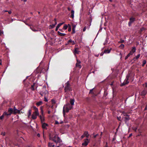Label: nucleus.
<instances>
[{
    "label": "nucleus",
    "mask_w": 147,
    "mask_h": 147,
    "mask_svg": "<svg viewBox=\"0 0 147 147\" xmlns=\"http://www.w3.org/2000/svg\"><path fill=\"white\" fill-rule=\"evenodd\" d=\"M76 60H77L76 63H79V64L81 63V61L80 60L77 59Z\"/></svg>",
    "instance_id": "nucleus-42"
},
{
    "label": "nucleus",
    "mask_w": 147,
    "mask_h": 147,
    "mask_svg": "<svg viewBox=\"0 0 147 147\" xmlns=\"http://www.w3.org/2000/svg\"><path fill=\"white\" fill-rule=\"evenodd\" d=\"M34 84L33 85H31V89L33 91H34L35 90V89L34 88Z\"/></svg>",
    "instance_id": "nucleus-33"
},
{
    "label": "nucleus",
    "mask_w": 147,
    "mask_h": 147,
    "mask_svg": "<svg viewBox=\"0 0 147 147\" xmlns=\"http://www.w3.org/2000/svg\"><path fill=\"white\" fill-rule=\"evenodd\" d=\"M104 52H102L100 54V56H102L104 54Z\"/></svg>",
    "instance_id": "nucleus-53"
},
{
    "label": "nucleus",
    "mask_w": 147,
    "mask_h": 147,
    "mask_svg": "<svg viewBox=\"0 0 147 147\" xmlns=\"http://www.w3.org/2000/svg\"><path fill=\"white\" fill-rule=\"evenodd\" d=\"M64 90V92L66 93L72 90V88L71 87L69 81H67L65 84Z\"/></svg>",
    "instance_id": "nucleus-1"
},
{
    "label": "nucleus",
    "mask_w": 147,
    "mask_h": 147,
    "mask_svg": "<svg viewBox=\"0 0 147 147\" xmlns=\"http://www.w3.org/2000/svg\"><path fill=\"white\" fill-rule=\"evenodd\" d=\"M125 40H123L121 39L120 40V41L119 42V43H123L124 42Z\"/></svg>",
    "instance_id": "nucleus-40"
},
{
    "label": "nucleus",
    "mask_w": 147,
    "mask_h": 147,
    "mask_svg": "<svg viewBox=\"0 0 147 147\" xmlns=\"http://www.w3.org/2000/svg\"><path fill=\"white\" fill-rule=\"evenodd\" d=\"M136 51V48L135 47H133L132 48L131 50L130 51L129 53H131L132 54V55H133L134 53Z\"/></svg>",
    "instance_id": "nucleus-14"
},
{
    "label": "nucleus",
    "mask_w": 147,
    "mask_h": 147,
    "mask_svg": "<svg viewBox=\"0 0 147 147\" xmlns=\"http://www.w3.org/2000/svg\"><path fill=\"white\" fill-rule=\"evenodd\" d=\"M51 111H48V113L49 114H50L51 113Z\"/></svg>",
    "instance_id": "nucleus-56"
},
{
    "label": "nucleus",
    "mask_w": 147,
    "mask_h": 147,
    "mask_svg": "<svg viewBox=\"0 0 147 147\" xmlns=\"http://www.w3.org/2000/svg\"><path fill=\"white\" fill-rule=\"evenodd\" d=\"M147 93V90L146 89H144L141 93H140V94L142 96H145Z\"/></svg>",
    "instance_id": "nucleus-10"
},
{
    "label": "nucleus",
    "mask_w": 147,
    "mask_h": 147,
    "mask_svg": "<svg viewBox=\"0 0 147 147\" xmlns=\"http://www.w3.org/2000/svg\"><path fill=\"white\" fill-rule=\"evenodd\" d=\"M58 34L60 36H64L66 34L64 33H63L60 32L59 31H58L57 32Z\"/></svg>",
    "instance_id": "nucleus-27"
},
{
    "label": "nucleus",
    "mask_w": 147,
    "mask_h": 147,
    "mask_svg": "<svg viewBox=\"0 0 147 147\" xmlns=\"http://www.w3.org/2000/svg\"><path fill=\"white\" fill-rule=\"evenodd\" d=\"M94 89V88L90 90L89 94H92L93 95V96L94 97L96 96V95L94 94V92H93V90Z\"/></svg>",
    "instance_id": "nucleus-17"
},
{
    "label": "nucleus",
    "mask_w": 147,
    "mask_h": 147,
    "mask_svg": "<svg viewBox=\"0 0 147 147\" xmlns=\"http://www.w3.org/2000/svg\"><path fill=\"white\" fill-rule=\"evenodd\" d=\"M42 123V128L45 129H47V128L46 127L48 126V125L45 123Z\"/></svg>",
    "instance_id": "nucleus-18"
},
{
    "label": "nucleus",
    "mask_w": 147,
    "mask_h": 147,
    "mask_svg": "<svg viewBox=\"0 0 147 147\" xmlns=\"http://www.w3.org/2000/svg\"><path fill=\"white\" fill-rule=\"evenodd\" d=\"M63 23H60L58 24L55 29V31H57L58 30V29L59 27L61 26L63 24Z\"/></svg>",
    "instance_id": "nucleus-19"
},
{
    "label": "nucleus",
    "mask_w": 147,
    "mask_h": 147,
    "mask_svg": "<svg viewBox=\"0 0 147 147\" xmlns=\"http://www.w3.org/2000/svg\"><path fill=\"white\" fill-rule=\"evenodd\" d=\"M125 123H126L127 121H128L130 119V118L129 117H125Z\"/></svg>",
    "instance_id": "nucleus-32"
},
{
    "label": "nucleus",
    "mask_w": 147,
    "mask_h": 147,
    "mask_svg": "<svg viewBox=\"0 0 147 147\" xmlns=\"http://www.w3.org/2000/svg\"><path fill=\"white\" fill-rule=\"evenodd\" d=\"M75 26H73V27L72 28V34H74L75 33Z\"/></svg>",
    "instance_id": "nucleus-37"
},
{
    "label": "nucleus",
    "mask_w": 147,
    "mask_h": 147,
    "mask_svg": "<svg viewBox=\"0 0 147 147\" xmlns=\"http://www.w3.org/2000/svg\"><path fill=\"white\" fill-rule=\"evenodd\" d=\"M76 67H78L80 69L82 67L80 64H79L78 63H76Z\"/></svg>",
    "instance_id": "nucleus-29"
},
{
    "label": "nucleus",
    "mask_w": 147,
    "mask_h": 147,
    "mask_svg": "<svg viewBox=\"0 0 147 147\" xmlns=\"http://www.w3.org/2000/svg\"><path fill=\"white\" fill-rule=\"evenodd\" d=\"M69 110L68 109L67 107L65 106L64 105L63 107V115H65V112H68Z\"/></svg>",
    "instance_id": "nucleus-9"
},
{
    "label": "nucleus",
    "mask_w": 147,
    "mask_h": 147,
    "mask_svg": "<svg viewBox=\"0 0 147 147\" xmlns=\"http://www.w3.org/2000/svg\"><path fill=\"white\" fill-rule=\"evenodd\" d=\"M7 11L6 10H3V12H7Z\"/></svg>",
    "instance_id": "nucleus-55"
},
{
    "label": "nucleus",
    "mask_w": 147,
    "mask_h": 147,
    "mask_svg": "<svg viewBox=\"0 0 147 147\" xmlns=\"http://www.w3.org/2000/svg\"><path fill=\"white\" fill-rule=\"evenodd\" d=\"M68 26H69L68 27V31L69 32H70L71 30V26L69 24H68Z\"/></svg>",
    "instance_id": "nucleus-35"
},
{
    "label": "nucleus",
    "mask_w": 147,
    "mask_h": 147,
    "mask_svg": "<svg viewBox=\"0 0 147 147\" xmlns=\"http://www.w3.org/2000/svg\"><path fill=\"white\" fill-rule=\"evenodd\" d=\"M57 136L56 135H55L54 136H53L51 134H50L49 136V139L50 140L53 141L54 142H56V139Z\"/></svg>",
    "instance_id": "nucleus-6"
},
{
    "label": "nucleus",
    "mask_w": 147,
    "mask_h": 147,
    "mask_svg": "<svg viewBox=\"0 0 147 147\" xmlns=\"http://www.w3.org/2000/svg\"><path fill=\"white\" fill-rule=\"evenodd\" d=\"M37 115L35 114L34 113H33L32 115V118L33 119H35L37 117Z\"/></svg>",
    "instance_id": "nucleus-26"
},
{
    "label": "nucleus",
    "mask_w": 147,
    "mask_h": 147,
    "mask_svg": "<svg viewBox=\"0 0 147 147\" xmlns=\"http://www.w3.org/2000/svg\"><path fill=\"white\" fill-rule=\"evenodd\" d=\"M65 105L67 107L69 110L71 109L73 107V106L72 105H70L69 103H68L66 105Z\"/></svg>",
    "instance_id": "nucleus-15"
},
{
    "label": "nucleus",
    "mask_w": 147,
    "mask_h": 147,
    "mask_svg": "<svg viewBox=\"0 0 147 147\" xmlns=\"http://www.w3.org/2000/svg\"><path fill=\"white\" fill-rule=\"evenodd\" d=\"M3 34V31L1 30H0V36H1Z\"/></svg>",
    "instance_id": "nucleus-47"
},
{
    "label": "nucleus",
    "mask_w": 147,
    "mask_h": 147,
    "mask_svg": "<svg viewBox=\"0 0 147 147\" xmlns=\"http://www.w3.org/2000/svg\"><path fill=\"white\" fill-rule=\"evenodd\" d=\"M55 26L53 24L52 25H50V28H54Z\"/></svg>",
    "instance_id": "nucleus-41"
},
{
    "label": "nucleus",
    "mask_w": 147,
    "mask_h": 147,
    "mask_svg": "<svg viewBox=\"0 0 147 147\" xmlns=\"http://www.w3.org/2000/svg\"><path fill=\"white\" fill-rule=\"evenodd\" d=\"M112 49L111 48L110 49H105L104 51V53H109Z\"/></svg>",
    "instance_id": "nucleus-21"
},
{
    "label": "nucleus",
    "mask_w": 147,
    "mask_h": 147,
    "mask_svg": "<svg viewBox=\"0 0 147 147\" xmlns=\"http://www.w3.org/2000/svg\"><path fill=\"white\" fill-rule=\"evenodd\" d=\"M131 55H132V54L131 53H129L125 57V59H127Z\"/></svg>",
    "instance_id": "nucleus-30"
},
{
    "label": "nucleus",
    "mask_w": 147,
    "mask_h": 147,
    "mask_svg": "<svg viewBox=\"0 0 147 147\" xmlns=\"http://www.w3.org/2000/svg\"><path fill=\"white\" fill-rule=\"evenodd\" d=\"M74 99H70V102L71 104V105L73 106V105H74Z\"/></svg>",
    "instance_id": "nucleus-22"
},
{
    "label": "nucleus",
    "mask_w": 147,
    "mask_h": 147,
    "mask_svg": "<svg viewBox=\"0 0 147 147\" xmlns=\"http://www.w3.org/2000/svg\"><path fill=\"white\" fill-rule=\"evenodd\" d=\"M124 47V45L123 44H121L120 46H119V47L122 49H123Z\"/></svg>",
    "instance_id": "nucleus-31"
},
{
    "label": "nucleus",
    "mask_w": 147,
    "mask_h": 147,
    "mask_svg": "<svg viewBox=\"0 0 147 147\" xmlns=\"http://www.w3.org/2000/svg\"><path fill=\"white\" fill-rule=\"evenodd\" d=\"M86 26L83 29V31H84V32L86 30Z\"/></svg>",
    "instance_id": "nucleus-49"
},
{
    "label": "nucleus",
    "mask_w": 147,
    "mask_h": 147,
    "mask_svg": "<svg viewBox=\"0 0 147 147\" xmlns=\"http://www.w3.org/2000/svg\"><path fill=\"white\" fill-rule=\"evenodd\" d=\"M49 147H51L52 146V144L49 143L48 144Z\"/></svg>",
    "instance_id": "nucleus-50"
},
{
    "label": "nucleus",
    "mask_w": 147,
    "mask_h": 147,
    "mask_svg": "<svg viewBox=\"0 0 147 147\" xmlns=\"http://www.w3.org/2000/svg\"><path fill=\"white\" fill-rule=\"evenodd\" d=\"M11 115L10 113H8V112H4L3 115L0 117V119L2 120L4 116H6L7 118H8V116H10Z\"/></svg>",
    "instance_id": "nucleus-5"
},
{
    "label": "nucleus",
    "mask_w": 147,
    "mask_h": 147,
    "mask_svg": "<svg viewBox=\"0 0 147 147\" xmlns=\"http://www.w3.org/2000/svg\"><path fill=\"white\" fill-rule=\"evenodd\" d=\"M67 28L68 26L66 24H65L63 27V29L64 30H66L67 29Z\"/></svg>",
    "instance_id": "nucleus-39"
},
{
    "label": "nucleus",
    "mask_w": 147,
    "mask_h": 147,
    "mask_svg": "<svg viewBox=\"0 0 147 147\" xmlns=\"http://www.w3.org/2000/svg\"><path fill=\"white\" fill-rule=\"evenodd\" d=\"M67 9L68 10V11H70V8H69V7H68L67 8Z\"/></svg>",
    "instance_id": "nucleus-60"
},
{
    "label": "nucleus",
    "mask_w": 147,
    "mask_h": 147,
    "mask_svg": "<svg viewBox=\"0 0 147 147\" xmlns=\"http://www.w3.org/2000/svg\"><path fill=\"white\" fill-rule=\"evenodd\" d=\"M146 63V60H144L143 61V63L142 65V67H144V65Z\"/></svg>",
    "instance_id": "nucleus-34"
},
{
    "label": "nucleus",
    "mask_w": 147,
    "mask_h": 147,
    "mask_svg": "<svg viewBox=\"0 0 147 147\" xmlns=\"http://www.w3.org/2000/svg\"><path fill=\"white\" fill-rule=\"evenodd\" d=\"M55 145H52V147H55Z\"/></svg>",
    "instance_id": "nucleus-63"
},
{
    "label": "nucleus",
    "mask_w": 147,
    "mask_h": 147,
    "mask_svg": "<svg viewBox=\"0 0 147 147\" xmlns=\"http://www.w3.org/2000/svg\"><path fill=\"white\" fill-rule=\"evenodd\" d=\"M129 76L127 75L126 77V79H127V80H125L124 82L122 84V86H123L125 85L128 84L129 82L128 81V80L129 79Z\"/></svg>",
    "instance_id": "nucleus-8"
},
{
    "label": "nucleus",
    "mask_w": 147,
    "mask_h": 147,
    "mask_svg": "<svg viewBox=\"0 0 147 147\" xmlns=\"http://www.w3.org/2000/svg\"><path fill=\"white\" fill-rule=\"evenodd\" d=\"M7 12H8L9 14H11L12 13L11 11V10L7 11Z\"/></svg>",
    "instance_id": "nucleus-48"
},
{
    "label": "nucleus",
    "mask_w": 147,
    "mask_h": 147,
    "mask_svg": "<svg viewBox=\"0 0 147 147\" xmlns=\"http://www.w3.org/2000/svg\"><path fill=\"white\" fill-rule=\"evenodd\" d=\"M31 114V110L30 109H29L28 111V117H30V116Z\"/></svg>",
    "instance_id": "nucleus-36"
},
{
    "label": "nucleus",
    "mask_w": 147,
    "mask_h": 147,
    "mask_svg": "<svg viewBox=\"0 0 147 147\" xmlns=\"http://www.w3.org/2000/svg\"><path fill=\"white\" fill-rule=\"evenodd\" d=\"M48 92L46 90V86H43L40 92V94L42 96L43 94H47Z\"/></svg>",
    "instance_id": "nucleus-4"
},
{
    "label": "nucleus",
    "mask_w": 147,
    "mask_h": 147,
    "mask_svg": "<svg viewBox=\"0 0 147 147\" xmlns=\"http://www.w3.org/2000/svg\"><path fill=\"white\" fill-rule=\"evenodd\" d=\"M43 106H41L40 107V113L41 114V115H40L39 116V117L40 119V121L42 123L45 121V118L44 116V115L43 110Z\"/></svg>",
    "instance_id": "nucleus-3"
},
{
    "label": "nucleus",
    "mask_w": 147,
    "mask_h": 147,
    "mask_svg": "<svg viewBox=\"0 0 147 147\" xmlns=\"http://www.w3.org/2000/svg\"><path fill=\"white\" fill-rule=\"evenodd\" d=\"M108 147L107 142L106 143V146H105V147Z\"/></svg>",
    "instance_id": "nucleus-59"
},
{
    "label": "nucleus",
    "mask_w": 147,
    "mask_h": 147,
    "mask_svg": "<svg viewBox=\"0 0 147 147\" xmlns=\"http://www.w3.org/2000/svg\"><path fill=\"white\" fill-rule=\"evenodd\" d=\"M132 136V134H129V137H128V138H130V137L131 136Z\"/></svg>",
    "instance_id": "nucleus-54"
},
{
    "label": "nucleus",
    "mask_w": 147,
    "mask_h": 147,
    "mask_svg": "<svg viewBox=\"0 0 147 147\" xmlns=\"http://www.w3.org/2000/svg\"><path fill=\"white\" fill-rule=\"evenodd\" d=\"M147 109V107H146H146H145V109H144V110L145 111V110H146Z\"/></svg>",
    "instance_id": "nucleus-62"
},
{
    "label": "nucleus",
    "mask_w": 147,
    "mask_h": 147,
    "mask_svg": "<svg viewBox=\"0 0 147 147\" xmlns=\"http://www.w3.org/2000/svg\"><path fill=\"white\" fill-rule=\"evenodd\" d=\"M123 114L125 116H126L127 117H128L129 116V115H128L125 112H123Z\"/></svg>",
    "instance_id": "nucleus-38"
},
{
    "label": "nucleus",
    "mask_w": 147,
    "mask_h": 147,
    "mask_svg": "<svg viewBox=\"0 0 147 147\" xmlns=\"http://www.w3.org/2000/svg\"><path fill=\"white\" fill-rule=\"evenodd\" d=\"M55 124H59V123L57 121H55Z\"/></svg>",
    "instance_id": "nucleus-52"
},
{
    "label": "nucleus",
    "mask_w": 147,
    "mask_h": 147,
    "mask_svg": "<svg viewBox=\"0 0 147 147\" xmlns=\"http://www.w3.org/2000/svg\"><path fill=\"white\" fill-rule=\"evenodd\" d=\"M121 117H117V119L119 121H121Z\"/></svg>",
    "instance_id": "nucleus-46"
},
{
    "label": "nucleus",
    "mask_w": 147,
    "mask_h": 147,
    "mask_svg": "<svg viewBox=\"0 0 147 147\" xmlns=\"http://www.w3.org/2000/svg\"><path fill=\"white\" fill-rule=\"evenodd\" d=\"M137 127H133V128L132 129L133 130H134L135 132H136L137 131Z\"/></svg>",
    "instance_id": "nucleus-43"
},
{
    "label": "nucleus",
    "mask_w": 147,
    "mask_h": 147,
    "mask_svg": "<svg viewBox=\"0 0 147 147\" xmlns=\"http://www.w3.org/2000/svg\"><path fill=\"white\" fill-rule=\"evenodd\" d=\"M89 141L87 138H86L84 142L82 144V146H86L88 144Z\"/></svg>",
    "instance_id": "nucleus-11"
},
{
    "label": "nucleus",
    "mask_w": 147,
    "mask_h": 147,
    "mask_svg": "<svg viewBox=\"0 0 147 147\" xmlns=\"http://www.w3.org/2000/svg\"><path fill=\"white\" fill-rule=\"evenodd\" d=\"M43 104V102L42 101H39L36 103V105L37 106H39Z\"/></svg>",
    "instance_id": "nucleus-24"
},
{
    "label": "nucleus",
    "mask_w": 147,
    "mask_h": 147,
    "mask_svg": "<svg viewBox=\"0 0 147 147\" xmlns=\"http://www.w3.org/2000/svg\"><path fill=\"white\" fill-rule=\"evenodd\" d=\"M97 136V134H96V135H95V136H94V138H96V136Z\"/></svg>",
    "instance_id": "nucleus-61"
},
{
    "label": "nucleus",
    "mask_w": 147,
    "mask_h": 147,
    "mask_svg": "<svg viewBox=\"0 0 147 147\" xmlns=\"http://www.w3.org/2000/svg\"><path fill=\"white\" fill-rule=\"evenodd\" d=\"M59 30L60 31H61V32H63V30H62V29H59Z\"/></svg>",
    "instance_id": "nucleus-58"
},
{
    "label": "nucleus",
    "mask_w": 147,
    "mask_h": 147,
    "mask_svg": "<svg viewBox=\"0 0 147 147\" xmlns=\"http://www.w3.org/2000/svg\"><path fill=\"white\" fill-rule=\"evenodd\" d=\"M84 134L86 136V138H89V134H88V131H85Z\"/></svg>",
    "instance_id": "nucleus-23"
},
{
    "label": "nucleus",
    "mask_w": 147,
    "mask_h": 147,
    "mask_svg": "<svg viewBox=\"0 0 147 147\" xmlns=\"http://www.w3.org/2000/svg\"><path fill=\"white\" fill-rule=\"evenodd\" d=\"M74 10H71V16H70V17L72 18H73L74 17Z\"/></svg>",
    "instance_id": "nucleus-28"
},
{
    "label": "nucleus",
    "mask_w": 147,
    "mask_h": 147,
    "mask_svg": "<svg viewBox=\"0 0 147 147\" xmlns=\"http://www.w3.org/2000/svg\"><path fill=\"white\" fill-rule=\"evenodd\" d=\"M85 136H86L84 135V134L81 137V138H82V139L83 138H84Z\"/></svg>",
    "instance_id": "nucleus-51"
},
{
    "label": "nucleus",
    "mask_w": 147,
    "mask_h": 147,
    "mask_svg": "<svg viewBox=\"0 0 147 147\" xmlns=\"http://www.w3.org/2000/svg\"><path fill=\"white\" fill-rule=\"evenodd\" d=\"M68 44H70V43H72V45H73L75 44V43L74 40H72L71 39H70L68 41Z\"/></svg>",
    "instance_id": "nucleus-20"
},
{
    "label": "nucleus",
    "mask_w": 147,
    "mask_h": 147,
    "mask_svg": "<svg viewBox=\"0 0 147 147\" xmlns=\"http://www.w3.org/2000/svg\"><path fill=\"white\" fill-rule=\"evenodd\" d=\"M78 48H76L74 50V54H78L79 53V51L78 50Z\"/></svg>",
    "instance_id": "nucleus-25"
},
{
    "label": "nucleus",
    "mask_w": 147,
    "mask_h": 147,
    "mask_svg": "<svg viewBox=\"0 0 147 147\" xmlns=\"http://www.w3.org/2000/svg\"><path fill=\"white\" fill-rule=\"evenodd\" d=\"M54 20H55V24H53L55 26V25L57 24V21H56V19H54Z\"/></svg>",
    "instance_id": "nucleus-45"
},
{
    "label": "nucleus",
    "mask_w": 147,
    "mask_h": 147,
    "mask_svg": "<svg viewBox=\"0 0 147 147\" xmlns=\"http://www.w3.org/2000/svg\"><path fill=\"white\" fill-rule=\"evenodd\" d=\"M34 109H35V111L33 113H34L35 114H36L37 115H38L39 113L38 109L35 107H34Z\"/></svg>",
    "instance_id": "nucleus-12"
},
{
    "label": "nucleus",
    "mask_w": 147,
    "mask_h": 147,
    "mask_svg": "<svg viewBox=\"0 0 147 147\" xmlns=\"http://www.w3.org/2000/svg\"><path fill=\"white\" fill-rule=\"evenodd\" d=\"M44 101L45 102H47L48 101V100L47 99V98H46V97H44Z\"/></svg>",
    "instance_id": "nucleus-44"
},
{
    "label": "nucleus",
    "mask_w": 147,
    "mask_h": 147,
    "mask_svg": "<svg viewBox=\"0 0 147 147\" xmlns=\"http://www.w3.org/2000/svg\"><path fill=\"white\" fill-rule=\"evenodd\" d=\"M129 21L128 22V24L129 26H130L132 23L135 21V18L133 17H131L129 18Z\"/></svg>",
    "instance_id": "nucleus-7"
},
{
    "label": "nucleus",
    "mask_w": 147,
    "mask_h": 147,
    "mask_svg": "<svg viewBox=\"0 0 147 147\" xmlns=\"http://www.w3.org/2000/svg\"><path fill=\"white\" fill-rule=\"evenodd\" d=\"M8 113H10L11 115L12 113L14 114H20V110H18L15 107H14L13 109L11 108H9L8 109Z\"/></svg>",
    "instance_id": "nucleus-2"
},
{
    "label": "nucleus",
    "mask_w": 147,
    "mask_h": 147,
    "mask_svg": "<svg viewBox=\"0 0 147 147\" xmlns=\"http://www.w3.org/2000/svg\"><path fill=\"white\" fill-rule=\"evenodd\" d=\"M37 136L39 137H40V135L39 134H38L37 135Z\"/></svg>",
    "instance_id": "nucleus-57"
},
{
    "label": "nucleus",
    "mask_w": 147,
    "mask_h": 147,
    "mask_svg": "<svg viewBox=\"0 0 147 147\" xmlns=\"http://www.w3.org/2000/svg\"><path fill=\"white\" fill-rule=\"evenodd\" d=\"M102 132H101V134H100V136H102Z\"/></svg>",
    "instance_id": "nucleus-64"
},
{
    "label": "nucleus",
    "mask_w": 147,
    "mask_h": 147,
    "mask_svg": "<svg viewBox=\"0 0 147 147\" xmlns=\"http://www.w3.org/2000/svg\"><path fill=\"white\" fill-rule=\"evenodd\" d=\"M56 142H55L57 144L58 143H60L62 142V141L59 137H57V138L56 139Z\"/></svg>",
    "instance_id": "nucleus-16"
},
{
    "label": "nucleus",
    "mask_w": 147,
    "mask_h": 147,
    "mask_svg": "<svg viewBox=\"0 0 147 147\" xmlns=\"http://www.w3.org/2000/svg\"><path fill=\"white\" fill-rule=\"evenodd\" d=\"M140 54H139L137 55L133 59L135 61H136L140 57Z\"/></svg>",
    "instance_id": "nucleus-13"
}]
</instances>
